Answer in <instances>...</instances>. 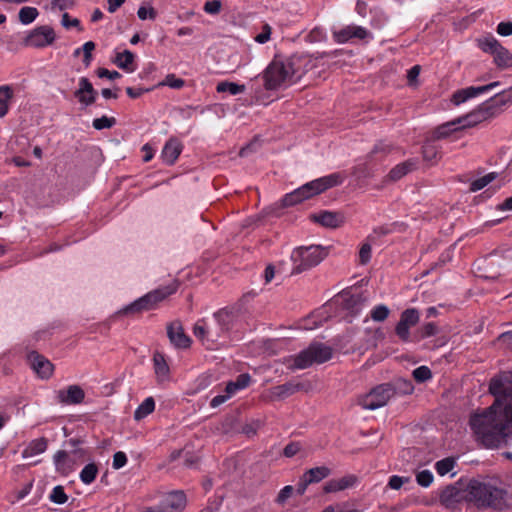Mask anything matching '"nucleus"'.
<instances>
[{"label": "nucleus", "instance_id": "f8f14e48", "mask_svg": "<svg viewBox=\"0 0 512 512\" xmlns=\"http://www.w3.org/2000/svg\"><path fill=\"white\" fill-rule=\"evenodd\" d=\"M56 34L51 26L43 25L33 29L24 39V45L33 48H44L52 45Z\"/></svg>", "mask_w": 512, "mask_h": 512}, {"label": "nucleus", "instance_id": "a878e982", "mask_svg": "<svg viewBox=\"0 0 512 512\" xmlns=\"http://www.w3.org/2000/svg\"><path fill=\"white\" fill-rule=\"evenodd\" d=\"M417 165V159H408L392 168L387 175V178L391 181H398L408 173L414 171L417 168Z\"/></svg>", "mask_w": 512, "mask_h": 512}, {"label": "nucleus", "instance_id": "8fccbe9b", "mask_svg": "<svg viewBox=\"0 0 512 512\" xmlns=\"http://www.w3.org/2000/svg\"><path fill=\"white\" fill-rule=\"evenodd\" d=\"M137 15H138L139 19H141V20H146V19L154 20L157 16V12L151 6L147 7L145 5H142L139 7V9L137 11Z\"/></svg>", "mask_w": 512, "mask_h": 512}, {"label": "nucleus", "instance_id": "9b49d317", "mask_svg": "<svg viewBox=\"0 0 512 512\" xmlns=\"http://www.w3.org/2000/svg\"><path fill=\"white\" fill-rule=\"evenodd\" d=\"M194 336L201 341V343L210 350L217 348L219 340L223 338L225 333H222L218 324L215 327L207 325L204 319L198 320L193 327Z\"/></svg>", "mask_w": 512, "mask_h": 512}, {"label": "nucleus", "instance_id": "1a4fd4ad", "mask_svg": "<svg viewBox=\"0 0 512 512\" xmlns=\"http://www.w3.org/2000/svg\"><path fill=\"white\" fill-rule=\"evenodd\" d=\"M478 46L483 52L493 55L497 67L501 69L512 67V54L494 36L489 35L478 39Z\"/></svg>", "mask_w": 512, "mask_h": 512}, {"label": "nucleus", "instance_id": "20e7f679", "mask_svg": "<svg viewBox=\"0 0 512 512\" xmlns=\"http://www.w3.org/2000/svg\"><path fill=\"white\" fill-rule=\"evenodd\" d=\"M342 182L343 177L338 173H333L328 176L316 179L306 183L293 192L286 194L282 200V204L284 207L296 205L303 200L320 194L331 187L341 184Z\"/></svg>", "mask_w": 512, "mask_h": 512}, {"label": "nucleus", "instance_id": "6e6552de", "mask_svg": "<svg viewBox=\"0 0 512 512\" xmlns=\"http://www.w3.org/2000/svg\"><path fill=\"white\" fill-rule=\"evenodd\" d=\"M396 394L391 383H383L372 388L368 393L358 397V404L368 410H376L385 406Z\"/></svg>", "mask_w": 512, "mask_h": 512}, {"label": "nucleus", "instance_id": "f704fd0d", "mask_svg": "<svg viewBox=\"0 0 512 512\" xmlns=\"http://www.w3.org/2000/svg\"><path fill=\"white\" fill-rule=\"evenodd\" d=\"M38 15L39 12L35 7L24 6L19 10L18 18L22 24L28 25L32 23Z\"/></svg>", "mask_w": 512, "mask_h": 512}, {"label": "nucleus", "instance_id": "a19ab883", "mask_svg": "<svg viewBox=\"0 0 512 512\" xmlns=\"http://www.w3.org/2000/svg\"><path fill=\"white\" fill-rule=\"evenodd\" d=\"M496 176H497V174L495 172H491L479 179L474 180L470 184V191L476 192V191L483 189L485 186H487L489 183H491L496 178Z\"/></svg>", "mask_w": 512, "mask_h": 512}, {"label": "nucleus", "instance_id": "bb28decb", "mask_svg": "<svg viewBox=\"0 0 512 512\" xmlns=\"http://www.w3.org/2000/svg\"><path fill=\"white\" fill-rule=\"evenodd\" d=\"M154 371L159 382H164L169 377V366L165 357L160 352H155L153 356Z\"/></svg>", "mask_w": 512, "mask_h": 512}, {"label": "nucleus", "instance_id": "338daca9", "mask_svg": "<svg viewBox=\"0 0 512 512\" xmlns=\"http://www.w3.org/2000/svg\"><path fill=\"white\" fill-rule=\"evenodd\" d=\"M497 33L501 36L512 35V22H500L497 26Z\"/></svg>", "mask_w": 512, "mask_h": 512}, {"label": "nucleus", "instance_id": "603ef678", "mask_svg": "<svg viewBox=\"0 0 512 512\" xmlns=\"http://www.w3.org/2000/svg\"><path fill=\"white\" fill-rule=\"evenodd\" d=\"M95 49V43L93 41H88L83 44L82 51L84 54L83 63L86 67L90 66L92 61V51Z\"/></svg>", "mask_w": 512, "mask_h": 512}, {"label": "nucleus", "instance_id": "c756f323", "mask_svg": "<svg viewBox=\"0 0 512 512\" xmlns=\"http://www.w3.org/2000/svg\"><path fill=\"white\" fill-rule=\"evenodd\" d=\"M331 474V470L326 466L314 467L307 470L303 476L308 480V483H318Z\"/></svg>", "mask_w": 512, "mask_h": 512}, {"label": "nucleus", "instance_id": "b1692460", "mask_svg": "<svg viewBox=\"0 0 512 512\" xmlns=\"http://www.w3.org/2000/svg\"><path fill=\"white\" fill-rule=\"evenodd\" d=\"M367 30L361 26H347L333 33V38L338 43H345L352 38L364 39Z\"/></svg>", "mask_w": 512, "mask_h": 512}, {"label": "nucleus", "instance_id": "39448f33", "mask_svg": "<svg viewBox=\"0 0 512 512\" xmlns=\"http://www.w3.org/2000/svg\"><path fill=\"white\" fill-rule=\"evenodd\" d=\"M327 255V248L319 245L301 246L294 249L291 254L294 264L291 274H300L317 266Z\"/></svg>", "mask_w": 512, "mask_h": 512}, {"label": "nucleus", "instance_id": "5fc2aeb1", "mask_svg": "<svg viewBox=\"0 0 512 512\" xmlns=\"http://www.w3.org/2000/svg\"><path fill=\"white\" fill-rule=\"evenodd\" d=\"M294 492V488L291 485H287L280 490L276 497V503L279 505H284L285 502L292 496Z\"/></svg>", "mask_w": 512, "mask_h": 512}, {"label": "nucleus", "instance_id": "774afa93", "mask_svg": "<svg viewBox=\"0 0 512 512\" xmlns=\"http://www.w3.org/2000/svg\"><path fill=\"white\" fill-rule=\"evenodd\" d=\"M300 451V445L296 442H291L285 446L283 454L285 457H293Z\"/></svg>", "mask_w": 512, "mask_h": 512}, {"label": "nucleus", "instance_id": "f03ea898", "mask_svg": "<svg viewBox=\"0 0 512 512\" xmlns=\"http://www.w3.org/2000/svg\"><path fill=\"white\" fill-rule=\"evenodd\" d=\"M468 503L478 508H491L502 511L506 508V491L490 483L477 479H467Z\"/></svg>", "mask_w": 512, "mask_h": 512}, {"label": "nucleus", "instance_id": "393cba45", "mask_svg": "<svg viewBox=\"0 0 512 512\" xmlns=\"http://www.w3.org/2000/svg\"><path fill=\"white\" fill-rule=\"evenodd\" d=\"M182 151V144L176 138H170L161 153L163 161L168 165H173Z\"/></svg>", "mask_w": 512, "mask_h": 512}, {"label": "nucleus", "instance_id": "f3484780", "mask_svg": "<svg viewBox=\"0 0 512 512\" xmlns=\"http://www.w3.org/2000/svg\"><path fill=\"white\" fill-rule=\"evenodd\" d=\"M186 495L183 491L169 493L158 507V512H181L186 506Z\"/></svg>", "mask_w": 512, "mask_h": 512}, {"label": "nucleus", "instance_id": "412c9836", "mask_svg": "<svg viewBox=\"0 0 512 512\" xmlns=\"http://www.w3.org/2000/svg\"><path fill=\"white\" fill-rule=\"evenodd\" d=\"M311 219L326 228H337L344 223V216L340 212L321 211L313 214Z\"/></svg>", "mask_w": 512, "mask_h": 512}, {"label": "nucleus", "instance_id": "ddd939ff", "mask_svg": "<svg viewBox=\"0 0 512 512\" xmlns=\"http://www.w3.org/2000/svg\"><path fill=\"white\" fill-rule=\"evenodd\" d=\"M213 316L220 331L227 335L237 327L241 317V308L239 306L226 307L215 312Z\"/></svg>", "mask_w": 512, "mask_h": 512}, {"label": "nucleus", "instance_id": "2eb2a0df", "mask_svg": "<svg viewBox=\"0 0 512 512\" xmlns=\"http://www.w3.org/2000/svg\"><path fill=\"white\" fill-rule=\"evenodd\" d=\"M27 360L32 370L41 378L49 379L53 375L54 365L42 354L31 351Z\"/></svg>", "mask_w": 512, "mask_h": 512}, {"label": "nucleus", "instance_id": "a211bd4d", "mask_svg": "<svg viewBox=\"0 0 512 512\" xmlns=\"http://www.w3.org/2000/svg\"><path fill=\"white\" fill-rule=\"evenodd\" d=\"M167 335L170 342L177 348L185 349L190 346L191 340L184 333V329L180 321L171 322L167 326Z\"/></svg>", "mask_w": 512, "mask_h": 512}, {"label": "nucleus", "instance_id": "72a5a7b5", "mask_svg": "<svg viewBox=\"0 0 512 512\" xmlns=\"http://www.w3.org/2000/svg\"><path fill=\"white\" fill-rule=\"evenodd\" d=\"M433 142L432 138L428 139L422 147V154L425 161L432 162L440 158L439 150Z\"/></svg>", "mask_w": 512, "mask_h": 512}, {"label": "nucleus", "instance_id": "864d4df0", "mask_svg": "<svg viewBox=\"0 0 512 512\" xmlns=\"http://www.w3.org/2000/svg\"><path fill=\"white\" fill-rule=\"evenodd\" d=\"M143 304H141L140 300L137 299L133 303L129 304L125 308H123L120 313L125 315H134L141 313L142 311H145L144 307H142Z\"/></svg>", "mask_w": 512, "mask_h": 512}, {"label": "nucleus", "instance_id": "a18cd8bd", "mask_svg": "<svg viewBox=\"0 0 512 512\" xmlns=\"http://www.w3.org/2000/svg\"><path fill=\"white\" fill-rule=\"evenodd\" d=\"M116 124V119L114 117L102 116L100 118H96L93 120V127L96 130L108 129L113 127Z\"/></svg>", "mask_w": 512, "mask_h": 512}, {"label": "nucleus", "instance_id": "ea45409f", "mask_svg": "<svg viewBox=\"0 0 512 512\" xmlns=\"http://www.w3.org/2000/svg\"><path fill=\"white\" fill-rule=\"evenodd\" d=\"M401 323L407 325L409 327L415 326L419 321V313L416 309L410 308L406 309L401 313L400 320Z\"/></svg>", "mask_w": 512, "mask_h": 512}, {"label": "nucleus", "instance_id": "4d7b16f0", "mask_svg": "<svg viewBox=\"0 0 512 512\" xmlns=\"http://www.w3.org/2000/svg\"><path fill=\"white\" fill-rule=\"evenodd\" d=\"M222 2L220 0L207 1L204 4L203 10L212 15H216L221 11Z\"/></svg>", "mask_w": 512, "mask_h": 512}, {"label": "nucleus", "instance_id": "09e8293b", "mask_svg": "<svg viewBox=\"0 0 512 512\" xmlns=\"http://www.w3.org/2000/svg\"><path fill=\"white\" fill-rule=\"evenodd\" d=\"M372 254V247L369 243H363L359 250V263L366 265L369 263Z\"/></svg>", "mask_w": 512, "mask_h": 512}, {"label": "nucleus", "instance_id": "69168bd1", "mask_svg": "<svg viewBox=\"0 0 512 512\" xmlns=\"http://www.w3.org/2000/svg\"><path fill=\"white\" fill-rule=\"evenodd\" d=\"M436 333L437 326L432 322L425 324L420 331L421 338L431 337L434 336Z\"/></svg>", "mask_w": 512, "mask_h": 512}, {"label": "nucleus", "instance_id": "13d9d810", "mask_svg": "<svg viewBox=\"0 0 512 512\" xmlns=\"http://www.w3.org/2000/svg\"><path fill=\"white\" fill-rule=\"evenodd\" d=\"M410 328L411 327L404 325L399 321L396 325L395 332L402 341L408 342L410 339Z\"/></svg>", "mask_w": 512, "mask_h": 512}, {"label": "nucleus", "instance_id": "6ab92c4d", "mask_svg": "<svg viewBox=\"0 0 512 512\" xmlns=\"http://www.w3.org/2000/svg\"><path fill=\"white\" fill-rule=\"evenodd\" d=\"M74 96L84 106H90L95 103L97 91L93 88L92 83L86 77L79 79V88L75 91Z\"/></svg>", "mask_w": 512, "mask_h": 512}, {"label": "nucleus", "instance_id": "4468645a", "mask_svg": "<svg viewBox=\"0 0 512 512\" xmlns=\"http://www.w3.org/2000/svg\"><path fill=\"white\" fill-rule=\"evenodd\" d=\"M179 283L177 280H174L167 286L159 287L146 295L139 298L142 307H144L145 311L154 309L157 304L167 298L169 295L175 293L178 289Z\"/></svg>", "mask_w": 512, "mask_h": 512}, {"label": "nucleus", "instance_id": "cd10ccee", "mask_svg": "<svg viewBox=\"0 0 512 512\" xmlns=\"http://www.w3.org/2000/svg\"><path fill=\"white\" fill-rule=\"evenodd\" d=\"M56 470L62 475H67L73 470V461L67 451H58L54 456Z\"/></svg>", "mask_w": 512, "mask_h": 512}, {"label": "nucleus", "instance_id": "49530a36", "mask_svg": "<svg viewBox=\"0 0 512 512\" xmlns=\"http://www.w3.org/2000/svg\"><path fill=\"white\" fill-rule=\"evenodd\" d=\"M391 151V147L388 144H385L383 142H380L376 144L373 148V150L369 154V158L371 159H378L386 156Z\"/></svg>", "mask_w": 512, "mask_h": 512}, {"label": "nucleus", "instance_id": "bf43d9fd", "mask_svg": "<svg viewBox=\"0 0 512 512\" xmlns=\"http://www.w3.org/2000/svg\"><path fill=\"white\" fill-rule=\"evenodd\" d=\"M271 33H272V28L269 24L266 23L262 27V32L260 34H258L254 39L256 42H258L260 44H264L270 40Z\"/></svg>", "mask_w": 512, "mask_h": 512}, {"label": "nucleus", "instance_id": "7ed1b4c3", "mask_svg": "<svg viewBox=\"0 0 512 512\" xmlns=\"http://www.w3.org/2000/svg\"><path fill=\"white\" fill-rule=\"evenodd\" d=\"M509 103H512V87L497 93L465 117L457 119V123L462 124L463 127L474 126L496 116L501 108Z\"/></svg>", "mask_w": 512, "mask_h": 512}, {"label": "nucleus", "instance_id": "e433bc0d", "mask_svg": "<svg viewBox=\"0 0 512 512\" xmlns=\"http://www.w3.org/2000/svg\"><path fill=\"white\" fill-rule=\"evenodd\" d=\"M12 98V91L9 86H0V117L7 114L9 100Z\"/></svg>", "mask_w": 512, "mask_h": 512}, {"label": "nucleus", "instance_id": "5701e85b", "mask_svg": "<svg viewBox=\"0 0 512 512\" xmlns=\"http://www.w3.org/2000/svg\"><path fill=\"white\" fill-rule=\"evenodd\" d=\"M342 299V307L349 311L352 315L357 314L364 303L367 301V297L359 292V293H349L343 292L341 294Z\"/></svg>", "mask_w": 512, "mask_h": 512}, {"label": "nucleus", "instance_id": "79ce46f5", "mask_svg": "<svg viewBox=\"0 0 512 512\" xmlns=\"http://www.w3.org/2000/svg\"><path fill=\"white\" fill-rule=\"evenodd\" d=\"M390 310L386 305L380 304L371 311V318L376 322H382L388 318Z\"/></svg>", "mask_w": 512, "mask_h": 512}, {"label": "nucleus", "instance_id": "680f3d73", "mask_svg": "<svg viewBox=\"0 0 512 512\" xmlns=\"http://www.w3.org/2000/svg\"><path fill=\"white\" fill-rule=\"evenodd\" d=\"M127 463V456L124 452L118 451L113 456L112 466L114 469H120Z\"/></svg>", "mask_w": 512, "mask_h": 512}, {"label": "nucleus", "instance_id": "c85d7f7f", "mask_svg": "<svg viewBox=\"0 0 512 512\" xmlns=\"http://www.w3.org/2000/svg\"><path fill=\"white\" fill-rule=\"evenodd\" d=\"M47 439L44 437L32 440L28 446L22 451L24 458H29L40 453H43L47 449Z\"/></svg>", "mask_w": 512, "mask_h": 512}, {"label": "nucleus", "instance_id": "c9c22d12", "mask_svg": "<svg viewBox=\"0 0 512 512\" xmlns=\"http://www.w3.org/2000/svg\"><path fill=\"white\" fill-rule=\"evenodd\" d=\"M217 92H229L231 95H237L245 91V85L234 82L222 81L217 84Z\"/></svg>", "mask_w": 512, "mask_h": 512}, {"label": "nucleus", "instance_id": "f257e3e1", "mask_svg": "<svg viewBox=\"0 0 512 512\" xmlns=\"http://www.w3.org/2000/svg\"><path fill=\"white\" fill-rule=\"evenodd\" d=\"M489 393L495 397L493 404L473 415L470 426L485 448L497 449L512 436V372L492 378Z\"/></svg>", "mask_w": 512, "mask_h": 512}, {"label": "nucleus", "instance_id": "e2e57ef3", "mask_svg": "<svg viewBox=\"0 0 512 512\" xmlns=\"http://www.w3.org/2000/svg\"><path fill=\"white\" fill-rule=\"evenodd\" d=\"M74 4V0H52L51 7L63 11L72 8Z\"/></svg>", "mask_w": 512, "mask_h": 512}, {"label": "nucleus", "instance_id": "37998d69", "mask_svg": "<svg viewBox=\"0 0 512 512\" xmlns=\"http://www.w3.org/2000/svg\"><path fill=\"white\" fill-rule=\"evenodd\" d=\"M49 499L55 504H64L67 502L68 496L66 495L64 488L58 485L53 488Z\"/></svg>", "mask_w": 512, "mask_h": 512}, {"label": "nucleus", "instance_id": "4c0bfd02", "mask_svg": "<svg viewBox=\"0 0 512 512\" xmlns=\"http://www.w3.org/2000/svg\"><path fill=\"white\" fill-rule=\"evenodd\" d=\"M98 473V467L95 463L87 464L80 473V479L84 484H91Z\"/></svg>", "mask_w": 512, "mask_h": 512}, {"label": "nucleus", "instance_id": "dca6fc26", "mask_svg": "<svg viewBox=\"0 0 512 512\" xmlns=\"http://www.w3.org/2000/svg\"><path fill=\"white\" fill-rule=\"evenodd\" d=\"M499 85H500V82L495 81V82H491V83H489L487 85H483V86H478V87L470 86L467 88L459 89L456 92H454V94L452 95L451 101L455 105H460V104L466 102L467 100L474 98V97H476L480 94H483L485 92H488Z\"/></svg>", "mask_w": 512, "mask_h": 512}, {"label": "nucleus", "instance_id": "c03bdc74", "mask_svg": "<svg viewBox=\"0 0 512 512\" xmlns=\"http://www.w3.org/2000/svg\"><path fill=\"white\" fill-rule=\"evenodd\" d=\"M412 375L418 383H423L432 378V372L427 366H420L414 369Z\"/></svg>", "mask_w": 512, "mask_h": 512}, {"label": "nucleus", "instance_id": "7c9ffc66", "mask_svg": "<svg viewBox=\"0 0 512 512\" xmlns=\"http://www.w3.org/2000/svg\"><path fill=\"white\" fill-rule=\"evenodd\" d=\"M134 58L135 56L131 51L125 50L121 53H117L114 62L120 69L127 72H133L134 68L132 67V64L134 62Z\"/></svg>", "mask_w": 512, "mask_h": 512}, {"label": "nucleus", "instance_id": "473e14b6", "mask_svg": "<svg viewBox=\"0 0 512 512\" xmlns=\"http://www.w3.org/2000/svg\"><path fill=\"white\" fill-rule=\"evenodd\" d=\"M456 124H458L457 120L438 126L432 133V140L437 141L448 137L452 132L457 130V128H452V126Z\"/></svg>", "mask_w": 512, "mask_h": 512}, {"label": "nucleus", "instance_id": "de8ad7c7", "mask_svg": "<svg viewBox=\"0 0 512 512\" xmlns=\"http://www.w3.org/2000/svg\"><path fill=\"white\" fill-rule=\"evenodd\" d=\"M184 84L185 81L183 79L177 78L174 74H168L159 85L168 86L173 89H180Z\"/></svg>", "mask_w": 512, "mask_h": 512}, {"label": "nucleus", "instance_id": "0eeeda50", "mask_svg": "<svg viewBox=\"0 0 512 512\" xmlns=\"http://www.w3.org/2000/svg\"><path fill=\"white\" fill-rule=\"evenodd\" d=\"M333 350L320 342H313L294 358L293 367L305 369L313 364H322L332 358Z\"/></svg>", "mask_w": 512, "mask_h": 512}, {"label": "nucleus", "instance_id": "58836bf2", "mask_svg": "<svg viewBox=\"0 0 512 512\" xmlns=\"http://www.w3.org/2000/svg\"><path fill=\"white\" fill-rule=\"evenodd\" d=\"M456 460L453 457H447L435 463V470L440 476H444L454 469Z\"/></svg>", "mask_w": 512, "mask_h": 512}, {"label": "nucleus", "instance_id": "052dcab7", "mask_svg": "<svg viewBox=\"0 0 512 512\" xmlns=\"http://www.w3.org/2000/svg\"><path fill=\"white\" fill-rule=\"evenodd\" d=\"M337 480L340 483L341 489L345 490V489L353 487L357 483L358 478L355 475L350 474V475H346L342 478H339Z\"/></svg>", "mask_w": 512, "mask_h": 512}, {"label": "nucleus", "instance_id": "3c124183", "mask_svg": "<svg viewBox=\"0 0 512 512\" xmlns=\"http://www.w3.org/2000/svg\"><path fill=\"white\" fill-rule=\"evenodd\" d=\"M417 483L422 487H428L433 482V474L429 470H422L416 475Z\"/></svg>", "mask_w": 512, "mask_h": 512}, {"label": "nucleus", "instance_id": "423d86ee", "mask_svg": "<svg viewBox=\"0 0 512 512\" xmlns=\"http://www.w3.org/2000/svg\"><path fill=\"white\" fill-rule=\"evenodd\" d=\"M294 68L290 62L273 60L264 71V85L267 90H274L293 82Z\"/></svg>", "mask_w": 512, "mask_h": 512}, {"label": "nucleus", "instance_id": "0e129e2a", "mask_svg": "<svg viewBox=\"0 0 512 512\" xmlns=\"http://www.w3.org/2000/svg\"><path fill=\"white\" fill-rule=\"evenodd\" d=\"M62 25L66 28V29H69L71 27H77L79 28V30H82V28L80 27V21L77 19V18H74V19H70V16L68 13H64L62 15V21H61Z\"/></svg>", "mask_w": 512, "mask_h": 512}, {"label": "nucleus", "instance_id": "aec40b11", "mask_svg": "<svg viewBox=\"0 0 512 512\" xmlns=\"http://www.w3.org/2000/svg\"><path fill=\"white\" fill-rule=\"evenodd\" d=\"M60 403L66 405H77L84 401L85 392L79 385H70L66 389L57 392Z\"/></svg>", "mask_w": 512, "mask_h": 512}, {"label": "nucleus", "instance_id": "9d476101", "mask_svg": "<svg viewBox=\"0 0 512 512\" xmlns=\"http://www.w3.org/2000/svg\"><path fill=\"white\" fill-rule=\"evenodd\" d=\"M467 479L460 478L453 484L445 486L439 493V501L446 508H455L462 502L468 503Z\"/></svg>", "mask_w": 512, "mask_h": 512}, {"label": "nucleus", "instance_id": "6e6d98bb", "mask_svg": "<svg viewBox=\"0 0 512 512\" xmlns=\"http://www.w3.org/2000/svg\"><path fill=\"white\" fill-rule=\"evenodd\" d=\"M410 481L409 477H402L398 475H393L389 478L388 487L393 490H399L403 484L408 483Z\"/></svg>", "mask_w": 512, "mask_h": 512}, {"label": "nucleus", "instance_id": "2f4dec72", "mask_svg": "<svg viewBox=\"0 0 512 512\" xmlns=\"http://www.w3.org/2000/svg\"><path fill=\"white\" fill-rule=\"evenodd\" d=\"M155 409V401L152 397L146 398L135 410L134 419L139 421L149 414H151Z\"/></svg>", "mask_w": 512, "mask_h": 512}, {"label": "nucleus", "instance_id": "4be33fe9", "mask_svg": "<svg viewBox=\"0 0 512 512\" xmlns=\"http://www.w3.org/2000/svg\"><path fill=\"white\" fill-rule=\"evenodd\" d=\"M301 390H307L306 384L290 381L271 388L270 393L273 399L282 400Z\"/></svg>", "mask_w": 512, "mask_h": 512}]
</instances>
